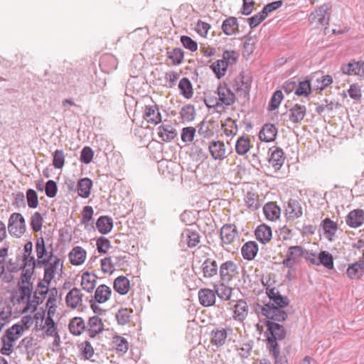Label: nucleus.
Here are the masks:
<instances>
[{
	"label": "nucleus",
	"mask_w": 364,
	"mask_h": 364,
	"mask_svg": "<svg viewBox=\"0 0 364 364\" xmlns=\"http://www.w3.org/2000/svg\"><path fill=\"white\" fill-rule=\"evenodd\" d=\"M266 294L269 302L259 306L261 314L273 321H285L288 318V313L284 309L289 304L288 297L282 296L275 287L267 288Z\"/></svg>",
	"instance_id": "obj_1"
},
{
	"label": "nucleus",
	"mask_w": 364,
	"mask_h": 364,
	"mask_svg": "<svg viewBox=\"0 0 364 364\" xmlns=\"http://www.w3.org/2000/svg\"><path fill=\"white\" fill-rule=\"evenodd\" d=\"M22 325L16 323L8 328L3 338H1V354L9 355L13 351L14 343L23 334Z\"/></svg>",
	"instance_id": "obj_2"
},
{
	"label": "nucleus",
	"mask_w": 364,
	"mask_h": 364,
	"mask_svg": "<svg viewBox=\"0 0 364 364\" xmlns=\"http://www.w3.org/2000/svg\"><path fill=\"white\" fill-rule=\"evenodd\" d=\"M8 229L11 235L18 237H21L26 231V220L21 214L12 213L9 220Z\"/></svg>",
	"instance_id": "obj_3"
},
{
	"label": "nucleus",
	"mask_w": 364,
	"mask_h": 364,
	"mask_svg": "<svg viewBox=\"0 0 364 364\" xmlns=\"http://www.w3.org/2000/svg\"><path fill=\"white\" fill-rule=\"evenodd\" d=\"M279 321H273L271 318H266L264 323L267 327V333L269 334L267 338L274 340H283L286 337V330L284 326L279 323Z\"/></svg>",
	"instance_id": "obj_4"
},
{
	"label": "nucleus",
	"mask_w": 364,
	"mask_h": 364,
	"mask_svg": "<svg viewBox=\"0 0 364 364\" xmlns=\"http://www.w3.org/2000/svg\"><path fill=\"white\" fill-rule=\"evenodd\" d=\"M268 162L272 166L275 171H279L283 166L285 156L284 153L280 147L273 146L268 149Z\"/></svg>",
	"instance_id": "obj_5"
},
{
	"label": "nucleus",
	"mask_w": 364,
	"mask_h": 364,
	"mask_svg": "<svg viewBox=\"0 0 364 364\" xmlns=\"http://www.w3.org/2000/svg\"><path fill=\"white\" fill-rule=\"evenodd\" d=\"M220 237L223 243L230 245L238 237V232L233 224H225L220 229Z\"/></svg>",
	"instance_id": "obj_6"
},
{
	"label": "nucleus",
	"mask_w": 364,
	"mask_h": 364,
	"mask_svg": "<svg viewBox=\"0 0 364 364\" xmlns=\"http://www.w3.org/2000/svg\"><path fill=\"white\" fill-rule=\"evenodd\" d=\"M219 100L224 105L230 106L235 101V95L227 84H220L217 89Z\"/></svg>",
	"instance_id": "obj_7"
},
{
	"label": "nucleus",
	"mask_w": 364,
	"mask_h": 364,
	"mask_svg": "<svg viewBox=\"0 0 364 364\" xmlns=\"http://www.w3.org/2000/svg\"><path fill=\"white\" fill-rule=\"evenodd\" d=\"M286 215L288 220H294L300 218L303 214V208L301 203L296 199H290L286 207Z\"/></svg>",
	"instance_id": "obj_8"
},
{
	"label": "nucleus",
	"mask_w": 364,
	"mask_h": 364,
	"mask_svg": "<svg viewBox=\"0 0 364 364\" xmlns=\"http://www.w3.org/2000/svg\"><path fill=\"white\" fill-rule=\"evenodd\" d=\"M219 274L221 280L230 281L237 274V266L233 261H226L220 265Z\"/></svg>",
	"instance_id": "obj_9"
},
{
	"label": "nucleus",
	"mask_w": 364,
	"mask_h": 364,
	"mask_svg": "<svg viewBox=\"0 0 364 364\" xmlns=\"http://www.w3.org/2000/svg\"><path fill=\"white\" fill-rule=\"evenodd\" d=\"M200 241V236L197 230L185 229L181 233V242L190 248L196 247Z\"/></svg>",
	"instance_id": "obj_10"
},
{
	"label": "nucleus",
	"mask_w": 364,
	"mask_h": 364,
	"mask_svg": "<svg viewBox=\"0 0 364 364\" xmlns=\"http://www.w3.org/2000/svg\"><path fill=\"white\" fill-rule=\"evenodd\" d=\"M289 119L293 124H300L306 114V107L301 104H295L288 111Z\"/></svg>",
	"instance_id": "obj_11"
},
{
	"label": "nucleus",
	"mask_w": 364,
	"mask_h": 364,
	"mask_svg": "<svg viewBox=\"0 0 364 364\" xmlns=\"http://www.w3.org/2000/svg\"><path fill=\"white\" fill-rule=\"evenodd\" d=\"M53 261H49L44 269L43 282L48 284H50L52 279L54 278L56 269L59 265L63 267V262L57 257H53Z\"/></svg>",
	"instance_id": "obj_12"
},
{
	"label": "nucleus",
	"mask_w": 364,
	"mask_h": 364,
	"mask_svg": "<svg viewBox=\"0 0 364 364\" xmlns=\"http://www.w3.org/2000/svg\"><path fill=\"white\" fill-rule=\"evenodd\" d=\"M346 223L353 228L361 226L364 223V210L355 209L350 211L346 218Z\"/></svg>",
	"instance_id": "obj_13"
},
{
	"label": "nucleus",
	"mask_w": 364,
	"mask_h": 364,
	"mask_svg": "<svg viewBox=\"0 0 364 364\" xmlns=\"http://www.w3.org/2000/svg\"><path fill=\"white\" fill-rule=\"evenodd\" d=\"M210 154L215 160H223L225 158V146L223 141H212L208 145Z\"/></svg>",
	"instance_id": "obj_14"
},
{
	"label": "nucleus",
	"mask_w": 364,
	"mask_h": 364,
	"mask_svg": "<svg viewBox=\"0 0 364 364\" xmlns=\"http://www.w3.org/2000/svg\"><path fill=\"white\" fill-rule=\"evenodd\" d=\"M144 118L147 122L157 124L161 122V115L156 105H146Z\"/></svg>",
	"instance_id": "obj_15"
},
{
	"label": "nucleus",
	"mask_w": 364,
	"mask_h": 364,
	"mask_svg": "<svg viewBox=\"0 0 364 364\" xmlns=\"http://www.w3.org/2000/svg\"><path fill=\"white\" fill-rule=\"evenodd\" d=\"M277 129L272 124H265L262 126L259 133V138L262 141H273L277 136Z\"/></svg>",
	"instance_id": "obj_16"
},
{
	"label": "nucleus",
	"mask_w": 364,
	"mask_h": 364,
	"mask_svg": "<svg viewBox=\"0 0 364 364\" xmlns=\"http://www.w3.org/2000/svg\"><path fill=\"white\" fill-rule=\"evenodd\" d=\"M198 299L200 304L205 307L211 306L215 303V290L210 289H201L198 291Z\"/></svg>",
	"instance_id": "obj_17"
},
{
	"label": "nucleus",
	"mask_w": 364,
	"mask_h": 364,
	"mask_svg": "<svg viewBox=\"0 0 364 364\" xmlns=\"http://www.w3.org/2000/svg\"><path fill=\"white\" fill-rule=\"evenodd\" d=\"M86 255V251L82 247L76 246L70 251L68 257L73 265L78 266L85 262Z\"/></svg>",
	"instance_id": "obj_18"
},
{
	"label": "nucleus",
	"mask_w": 364,
	"mask_h": 364,
	"mask_svg": "<svg viewBox=\"0 0 364 364\" xmlns=\"http://www.w3.org/2000/svg\"><path fill=\"white\" fill-rule=\"evenodd\" d=\"M82 294L76 287L73 288L66 295L65 303L72 309H75L82 303Z\"/></svg>",
	"instance_id": "obj_19"
},
{
	"label": "nucleus",
	"mask_w": 364,
	"mask_h": 364,
	"mask_svg": "<svg viewBox=\"0 0 364 364\" xmlns=\"http://www.w3.org/2000/svg\"><path fill=\"white\" fill-rule=\"evenodd\" d=\"M234 318L237 321H242L248 314V305L243 299H240L233 305Z\"/></svg>",
	"instance_id": "obj_20"
},
{
	"label": "nucleus",
	"mask_w": 364,
	"mask_h": 364,
	"mask_svg": "<svg viewBox=\"0 0 364 364\" xmlns=\"http://www.w3.org/2000/svg\"><path fill=\"white\" fill-rule=\"evenodd\" d=\"M88 334L90 337L95 338L97 334L102 333L104 330V324L102 319L97 316L90 317L88 321Z\"/></svg>",
	"instance_id": "obj_21"
},
{
	"label": "nucleus",
	"mask_w": 364,
	"mask_h": 364,
	"mask_svg": "<svg viewBox=\"0 0 364 364\" xmlns=\"http://www.w3.org/2000/svg\"><path fill=\"white\" fill-rule=\"evenodd\" d=\"M258 252V245L255 241L245 242L241 249V253L245 259L252 260Z\"/></svg>",
	"instance_id": "obj_22"
},
{
	"label": "nucleus",
	"mask_w": 364,
	"mask_h": 364,
	"mask_svg": "<svg viewBox=\"0 0 364 364\" xmlns=\"http://www.w3.org/2000/svg\"><path fill=\"white\" fill-rule=\"evenodd\" d=\"M222 30L227 36H232L239 32V25L237 19L235 17L230 16L227 18L222 24Z\"/></svg>",
	"instance_id": "obj_23"
},
{
	"label": "nucleus",
	"mask_w": 364,
	"mask_h": 364,
	"mask_svg": "<svg viewBox=\"0 0 364 364\" xmlns=\"http://www.w3.org/2000/svg\"><path fill=\"white\" fill-rule=\"evenodd\" d=\"M203 275L205 278H211L218 274V264L215 260L207 258L201 265Z\"/></svg>",
	"instance_id": "obj_24"
},
{
	"label": "nucleus",
	"mask_w": 364,
	"mask_h": 364,
	"mask_svg": "<svg viewBox=\"0 0 364 364\" xmlns=\"http://www.w3.org/2000/svg\"><path fill=\"white\" fill-rule=\"evenodd\" d=\"M331 4L326 3L321 5L316 11L318 21L321 26H328L330 20L329 11L331 9Z\"/></svg>",
	"instance_id": "obj_25"
},
{
	"label": "nucleus",
	"mask_w": 364,
	"mask_h": 364,
	"mask_svg": "<svg viewBox=\"0 0 364 364\" xmlns=\"http://www.w3.org/2000/svg\"><path fill=\"white\" fill-rule=\"evenodd\" d=\"M96 228L102 235L109 233L113 228V220L112 218L107 215L100 216L96 222Z\"/></svg>",
	"instance_id": "obj_26"
},
{
	"label": "nucleus",
	"mask_w": 364,
	"mask_h": 364,
	"mask_svg": "<svg viewBox=\"0 0 364 364\" xmlns=\"http://www.w3.org/2000/svg\"><path fill=\"white\" fill-rule=\"evenodd\" d=\"M263 212L267 219L274 221L279 218L281 210L275 203L269 202L264 205Z\"/></svg>",
	"instance_id": "obj_27"
},
{
	"label": "nucleus",
	"mask_w": 364,
	"mask_h": 364,
	"mask_svg": "<svg viewBox=\"0 0 364 364\" xmlns=\"http://www.w3.org/2000/svg\"><path fill=\"white\" fill-rule=\"evenodd\" d=\"M33 290V283L24 284L20 286V296L18 299V302L23 301L26 298L28 299V304L24 308L23 312H26L31 308V296Z\"/></svg>",
	"instance_id": "obj_28"
},
{
	"label": "nucleus",
	"mask_w": 364,
	"mask_h": 364,
	"mask_svg": "<svg viewBox=\"0 0 364 364\" xmlns=\"http://www.w3.org/2000/svg\"><path fill=\"white\" fill-rule=\"evenodd\" d=\"M255 234L257 240L263 244L268 242L272 235L271 228L264 224L259 225Z\"/></svg>",
	"instance_id": "obj_29"
},
{
	"label": "nucleus",
	"mask_w": 364,
	"mask_h": 364,
	"mask_svg": "<svg viewBox=\"0 0 364 364\" xmlns=\"http://www.w3.org/2000/svg\"><path fill=\"white\" fill-rule=\"evenodd\" d=\"M113 287L117 293L124 295L129 290V280L124 276H119L114 279Z\"/></svg>",
	"instance_id": "obj_30"
},
{
	"label": "nucleus",
	"mask_w": 364,
	"mask_h": 364,
	"mask_svg": "<svg viewBox=\"0 0 364 364\" xmlns=\"http://www.w3.org/2000/svg\"><path fill=\"white\" fill-rule=\"evenodd\" d=\"M227 337L228 333L225 328L213 330L210 342L217 347H221L225 343Z\"/></svg>",
	"instance_id": "obj_31"
},
{
	"label": "nucleus",
	"mask_w": 364,
	"mask_h": 364,
	"mask_svg": "<svg viewBox=\"0 0 364 364\" xmlns=\"http://www.w3.org/2000/svg\"><path fill=\"white\" fill-rule=\"evenodd\" d=\"M112 294L111 289L105 284L100 285L95 292V299L97 302L102 304L109 300Z\"/></svg>",
	"instance_id": "obj_32"
},
{
	"label": "nucleus",
	"mask_w": 364,
	"mask_h": 364,
	"mask_svg": "<svg viewBox=\"0 0 364 364\" xmlns=\"http://www.w3.org/2000/svg\"><path fill=\"white\" fill-rule=\"evenodd\" d=\"M70 333L74 336H80L85 329V323L81 317H74L68 325Z\"/></svg>",
	"instance_id": "obj_33"
},
{
	"label": "nucleus",
	"mask_w": 364,
	"mask_h": 364,
	"mask_svg": "<svg viewBox=\"0 0 364 364\" xmlns=\"http://www.w3.org/2000/svg\"><path fill=\"white\" fill-rule=\"evenodd\" d=\"M92 186V181L89 178H81L77 183L78 195L87 198L90 195V190Z\"/></svg>",
	"instance_id": "obj_34"
},
{
	"label": "nucleus",
	"mask_w": 364,
	"mask_h": 364,
	"mask_svg": "<svg viewBox=\"0 0 364 364\" xmlns=\"http://www.w3.org/2000/svg\"><path fill=\"white\" fill-rule=\"evenodd\" d=\"M178 88L181 94L186 99H191L193 95L192 83L188 77H183L179 83Z\"/></svg>",
	"instance_id": "obj_35"
},
{
	"label": "nucleus",
	"mask_w": 364,
	"mask_h": 364,
	"mask_svg": "<svg viewBox=\"0 0 364 364\" xmlns=\"http://www.w3.org/2000/svg\"><path fill=\"white\" fill-rule=\"evenodd\" d=\"M322 228L328 240L332 241V237L336 234L338 229L337 224L330 218H325L321 223Z\"/></svg>",
	"instance_id": "obj_36"
},
{
	"label": "nucleus",
	"mask_w": 364,
	"mask_h": 364,
	"mask_svg": "<svg viewBox=\"0 0 364 364\" xmlns=\"http://www.w3.org/2000/svg\"><path fill=\"white\" fill-rule=\"evenodd\" d=\"M322 264L328 269H333V255L327 251H321L318 257V266Z\"/></svg>",
	"instance_id": "obj_37"
},
{
	"label": "nucleus",
	"mask_w": 364,
	"mask_h": 364,
	"mask_svg": "<svg viewBox=\"0 0 364 364\" xmlns=\"http://www.w3.org/2000/svg\"><path fill=\"white\" fill-rule=\"evenodd\" d=\"M267 347L274 357V360L287 358L285 355H280V348L277 343V340L267 338Z\"/></svg>",
	"instance_id": "obj_38"
},
{
	"label": "nucleus",
	"mask_w": 364,
	"mask_h": 364,
	"mask_svg": "<svg viewBox=\"0 0 364 364\" xmlns=\"http://www.w3.org/2000/svg\"><path fill=\"white\" fill-rule=\"evenodd\" d=\"M95 276H93V277L91 278L90 274L88 272L82 274L81 285L85 291L89 293L92 292L95 287Z\"/></svg>",
	"instance_id": "obj_39"
},
{
	"label": "nucleus",
	"mask_w": 364,
	"mask_h": 364,
	"mask_svg": "<svg viewBox=\"0 0 364 364\" xmlns=\"http://www.w3.org/2000/svg\"><path fill=\"white\" fill-rule=\"evenodd\" d=\"M158 129V134L164 141H171L177 136L176 129L171 127L160 126Z\"/></svg>",
	"instance_id": "obj_40"
},
{
	"label": "nucleus",
	"mask_w": 364,
	"mask_h": 364,
	"mask_svg": "<svg viewBox=\"0 0 364 364\" xmlns=\"http://www.w3.org/2000/svg\"><path fill=\"white\" fill-rule=\"evenodd\" d=\"M341 70L345 75H357L358 71L360 70V62L351 60L346 64H343Z\"/></svg>",
	"instance_id": "obj_41"
},
{
	"label": "nucleus",
	"mask_w": 364,
	"mask_h": 364,
	"mask_svg": "<svg viewBox=\"0 0 364 364\" xmlns=\"http://www.w3.org/2000/svg\"><path fill=\"white\" fill-rule=\"evenodd\" d=\"M250 149V140L244 136L237 139L235 144L236 153L239 155H244Z\"/></svg>",
	"instance_id": "obj_42"
},
{
	"label": "nucleus",
	"mask_w": 364,
	"mask_h": 364,
	"mask_svg": "<svg viewBox=\"0 0 364 364\" xmlns=\"http://www.w3.org/2000/svg\"><path fill=\"white\" fill-rule=\"evenodd\" d=\"M23 258V264L21 267H18V264H11L9 267H8V269L10 272H17L18 269H21L22 267L26 268H36V260L35 259L34 257L31 255L29 257H27L25 259Z\"/></svg>",
	"instance_id": "obj_43"
},
{
	"label": "nucleus",
	"mask_w": 364,
	"mask_h": 364,
	"mask_svg": "<svg viewBox=\"0 0 364 364\" xmlns=\"http://www.w3.org/2000/svg\"><path fill=\"white\" fill-rule=\"evenodd\" d=\"M112 343L117 352L125 353L129 348V343L126 338L120 336H114L112 338Z\"/></svg>",
	"instance_id": "obj_44"
},
{
	"label": "nucleus",
	"mask_w": 364,
	"mask_h": 364,
	"mask_svg": "<svg viewBox=\"0 0 364 364\" xmlns=\"http://www.w3.org/2000/svg\"><path fill=\"white\" fill-rule=\"evenodd\" d=\"M214 290L215 294H217L220 299L227 301L230 299L232 289L224 284H220V285H214Z\"/></svg>",
	"instance_id": "obj_45"
},
{
	"label": "nucleus",
	"mask_w": 364,
	"mask_h": 364,
	"mask_svg": "<svg viewBox=\"0 0 364 364\" xmlns=\"http://www.w3.org/2000/svg\"><path fill=\"white\" fill-rule=\"evenodd\" d=\"M311 92V82L309 80H305L296 85L295 95L297 96L308 97Z\"/></svg>",
	"instance_id": "obj_46"
},
{
	"label": "nucleus",
	"mask_w": 364,
	"mask_h": 364,
	"mask_svg": "<svg viewBox=\"0 0 364 364\" xmlns=\"http://www.w3.org/2000/svg\"><path fill=\"white\" fill-rule=\"evenodd\" d=\"M36 251L38 259L47 258L50 255V252H48L46 247L45 240L43 237H40L37 239L36 242Z\"/></svg>",
	"instance_id": "obj_47"
},
{
	"label": "nucleus",
	"mask_w": 364,
	"mask_h": 364,
	"mask_svg": "<svg viewBox=\"0 0 364 364\" xmlns=\"http://www.w3.org/2000/svg\"><path fill=\"white\" fill-rule=\"evenodd\" d=\"M181 117L186 122H191L195 119L196 110L192 105H186L181 108L180 112Z\"/></svg>",
	"instance_id": "obj_48"
},
{
	"label": "nucleus",
	"mask_w": 364,
	"mask_h": 364,
	"mask_svg": "<svg viewBox=\"0 0 364 364\" xmlns=\"http://www.w3.org/2000/svg\"><path fill=\"white\" fill-rule=\"evenodd\" d=\"M223 60H218L210 65L211 70L218 79L223 77L227 71V63H223Z\"/></svg>",
	"instance_id": "obj_49"
},
{
	"label": "nucleus",
	"mask_w": 364,
	"mask_h": 364,
	"mask_svg": "<svg viewBox=\"0 0 364 364\" xmlns=\"http://www.w3.org/2000/svg\"><path fill=\"white\" fill-rule=\"evenodd\" d=\"M168 57L171 60L173 65H180L184 57V52L180 48H173L171 51L168 52Z\"/></svg>",
	"instance_id": "obj_50"
},
{
	"label": "nucleus",
	"mask_w": 364,
	"mask_h": 364,
	"mask_svg": "<svg viewBox=\"0 0 364 364\" xmlns=\"http://www.w3.org/2000/svg\"><path fill=\"white\" fill-rule=\"evenodd\" d=\"M304 250H305L299 245L291 246L287 250V257L299 262V259L303 257Z\"/></svg>",
	"instance_id": "obj_51"
},
{
	"label": "nucleus",
	"mask_w": 364,
	"mask_h": 364,
	"mask_svg": "<svg viewBox=\"0 0 364 364\" xmlns=\"http://www.w3.org/2000/svg\"><path fill=\"white\" fill-rule=\"evenodd\" d=\"M257 195L252 192H247L245 196V204L251 210H255L259 208V203Z\"/></svg>",
	"instance_id": "obj_52"
},
{
	"label": "nucleus",
	"mask_w": 364,
	"mask_h": 364,
	"mask_svg": "<svg viewBox=\"0 0 364 364\" xmlns=\"http://www.w3.org/2000/svg\"><path fill=\"white\" fill-rule=\"evenodd\" d=\"M132 310L128 309H120L116 314V318L119 325L124 326L129 322L130 314Z\"/></svg>",
	"instance_id": "obj_53"
},
{
	"label": "nucleus",
	"mask_w": 364,
	"mask_h": 364,
	"mask_svg": "<svg viewBox=\"0 0 364 364\" xmlns=\"http://www.w3.org/2000/svg\"><path fill=\"white\" fill-rule=\"evenodd\" d=\"M196 129L193 127H184L181 130V140L185 143H190L193 141Z\"/></svg>",
	"instance_id": "obj_54"
},
{
	"label": "nucleus",
	"mask_w": 364,
	"mask_h": 364,
	"mask_svg": "<svg viewBox=\"0 0 364 364\" xmlns=\"http://www.w3.org/2000/svg\"><path fill=\"white\" fill-rule=\"evenodd\" d=\"M43 223V218L38 212H35L31 218V226L33 231L38 232L41 230Z\"/></svg>",
	"instance_id": "obj_55"
},
{
	"label": "nucleus",
	"mask_w": 364,
	"mask_h": 364,
	"mask_svg": "<svg viewBox=\"0 0 364 364\" xmlns=\"http://www.w3.org/2000/svg\"><path fill=\"white\" fill-rule=\"evenodd\" d=\"M53 165L55 168H62L65 164V154L63 150L57 149L53 154Z\"/></svg>",
	"instance_id": "obj_56"
},
{
	"label": "nucleus",
	"mask_w": 364,
	"mask_h": 364,
	"mask_svg": "<svg viewBox=\"0 0 364 364\" xmlns=\"http://www.w3.org/2000/svg\"><path fill=\"white\" fill-rule=\"evenodd\" d=\"M96 245L99 253L105 254L111 247V242L107 238L101 236L97 240Z\"/></svg>",
	"instance_id": "obj_57"
},
{
	"label": "nucleus",
	"mask_w": 364,
	"mask_h": 364,
	"mask_svg": "<svg viewBox=\"0 0 364 364\" xmlns=\"http://www.w3.org/2000/svg\"><path fill=\"white\" fill-rule=\"evenodd\" d=\"M238 58V53L234 50H225L223 53V63H227V68L229 65L235 64Z\"/></svg>",
	"instance_id": "obj_58"
},
{
	"label": "nucleus",
	"mask_w": 364,
	"mask_h": 364,
	"mask_svg": "<svg viewBox=\"0 0 364 364\" xmlns=\"http://www.w3.org/2000/svg\"><path fill=\"white\" fill-rule=\"evenodd\" d=\"M283 100V94L281 90H277L274 92L273 95L271 97L270 102L269 103V109L271 111H273L277 109Z\"/></svg>",
	"instance_id": "obj_59"
},
{
	"label": "nucleus",
	"mask_w": 364,
	"mask_h": 364,
	"mask_svg": "<svg viewBox=\"0 0 364 364\" xmlns=\"http://www.w3.org/2000/svg\"><path fill=\"white\" fill-rule=\"evenodd\" d=\"M26 199L28 205L31 208H36L38 205V195L36 191L29 188L26 191Z\"/></svg>",
	"instance_id": "obj_60"
},
{
	"label": "nucleus",
	"mask_w": 364,
	"mask_h": 364,
	"mask_svg": "<svg viewBox=\"0 0 364 364\" xmlns=\"http://www.w3.org/2000/svg\"><path fill=\"white\" fill-rule=\"evenodd\" d=\"M180 41L185 48L192 52L196 51L198 50L197 43L191 37L188 36H181Z\"/></svg>",
	"instance_id": "obj_61"
},
{
	"label": "nucleus",
	"mask_w": 364,
	"mask_h": 364,
	"mask_svg": "<svg viewBox=\"0 0 364 364\" xmlns=\"http://www.w3.org/2000/svg\"><path fill=\"white\" fill-rule=\"evenodd\" d=\"M224 132L226 135H236L237 133V126L236 122L231 118L226 120V124L223 125Z\"/></svg>",
	"instance_id": "obj_62"
},
{
	"label": "nucleus",
	"mask_w": 364,
	"mask_h": 364,
	"mask_svg": "<svg viewBox=\"0 0 364 364\" xmlns=\"http://www.w3.org/2000/svg\"><path fill=\"white\" fill-rule=\"evenodd\" d=\"M358 267H360L359 264H355V262L348 265L346 270V274L349 279H360L363 276L360 275V270Z\"/></svg>",
	"instance_id": "obj_63"
},
{
	"label": "nucleus",
	"mask_w": 364,
	"mask_h": 364,
	"mask_svg": "<svg viewBox=\"0 0 364 364\" xmlns=\"http://www.w3.org/2000/svg\"><path fill=\"white\" fill-rule=\"evenodd\" d=\"M94 151L89 146H85L81 151L80 158V161L85 164H88L92 161Z\"/></svg>",
	"instance_id": "obj_64"
}]
</instances>
